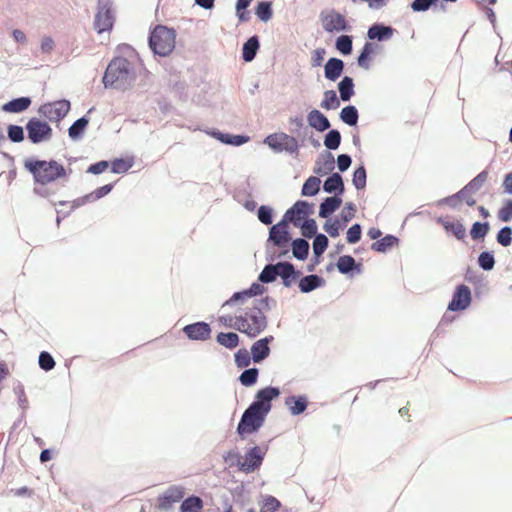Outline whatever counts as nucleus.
I'll list each match as a JSON object with an SVG mask.
<instances>
[{
	"instance_id": "7ed1b4c3",
	"label": "nucleus",
	"mask_w": 512,
	"mask_h": 512,
	"mask_svg": "<svg viewBox=\"0 0 512 512\" xmlns=\"http://www.w3.org/2000/svg\"><path fill=\"white\" fill-rule=\"evenodd\" d=\"M308 126L301 129L300 134H287L285 132H274L263 139V144L267 145L274 153H287L294 158H298L300 148L305 146L308 141Z\"/></svg>"
},
{
	"instance_id": "cd10ccee",
	"label": "nucleus",
	"mask_w": 512,
	"mask_h": 512,
	"mask_svg": "<svg viewBox=\"0 0 512 512\" xmlns=\"http://www.w3.org/2000/svg\"><path fill=\"white\" fill-rule=\"evenodd\" d=\"M345 62L337 57H330L324 64V77L331 81H337L343 74Z\"/></svg>"
},
{
	"instance_id": "7c9ffc66",
	"label": "nucleus",
	"mask_w": 512,
	"mask_h": 512,
	"mask_svg": "<svg viewBox=\"0 0 512 512\" xmlns=\"http://www.w3.org/2000/svg\"><path fill=\"white\" fill-rule=\"evenodd\" d=\"M309 404L308 397L304 394L291 395L285 398V405L292 416H298L303 414Z\"/></svg>"
},
{
	"instance_id": "aec40b11",
	"label": "nucleus",
	"mask_w": 512,
	"mask_h": 512,
	"mask_svg": "<svg viewBox=\"0 0 512 512\" xmlns=\"http://www.w3.org/2000/svg\"><path fill=\"white\" fill-rule=\"evenodd\" d=\"M274 341V336L268 335L256 340L250 347V352L255 364H260L266 360L271 353L270 344Z\"/></svg>"
},
{
	"instance_id": "a18cd8bd",
	"label": "nucleus",
	"mask_w": 512,
	"mask_h": 512,
	"mask_svg": "<svg viewBox=\"0 0 512 512\" xmlns=\"http://www.w3.org/2000/svg\"><path fill=\"white\" fill-rule=\"evenodd\" d=\"M134 165L133 157H117L110 161V170L114 174H123Z\"/></svg>"
},
{
	"instance_id": "1a4fd4ad",
	"label": "nucleus",
	"mask_w": 512,
	"mask_h": 512,
	"mask_svg": "<svg viewBox=\"0 0 512 512\" xmlns=\"http://www.w3.org/2000/svg\"><path fill=\"white\" fill-rule=\"evenodd\" d=\"M71 102L62 98L51 102L43 103L38 108L41 118L49 122L60 123L70 112Z\"/></svg>"
},
{
	"instance_id": "e2e57ef3",
	"label": "nucleus",
	"mask_w": 512,
	"mask_h": 512,
	"mask_svg": "<svg viewBox=\"0 0 512 512\" xmlns=\"http://www.w3.org/2000/svg\"><path fill=\"white\" fill-rule=\"evenodd\" d=\"M488 178V170L484 169L478 175H476L472 180H470L465 186L469 190L470 193H476L479 191Z\"/></svg>"
},
{
	"instance_id": "e433bc0d",
	"label": "nucleus",
	"mask_w": 512,
	"mask_h": 512,
	"mask_svg": "<svg viewBox=\"0 0 512 512\" xmlns=\"http://www.w3.org/2000/svg\"><path fill=\"white\" fill-rule=\"evenodd\" d=\"M289 224H292L291 216L285 211L282 218L275 224H271L268 236H288L292 237Z\"/></svg>"
},
{
	"instance_id": "0e129e2a",
	"label": "nucleus",
	"mask_w": 512,
	"mask_h": 512,
	"mask_svg": "<svg viewBox=\"0 0 512 512\" xmlns=\"http://www.w3.org/2000/svg\"><path fill=\"white\" fill-rule=\"evenodd\" d=\"M38 365L43 371L49 372L54 369L56 362L51 353L48 351H41L38 356Z\"/></svg>"
},
{
	"instance_id": "052dcab7",
	"label": "nucleus",
	"mask_w": 512,
	"mask_h": 512,
	"mask_svg": "<svg viewBox=\"0 0 512 512\" xmlns=\"http://www.w3.org/2000/svg\"><path fill=\"white\" fill-rule=\"evenodd\" d=\"M275 211L270 205H260L257 210V218L264 225H271L274 221Z\"/></svg>"
},
{
	"instance_id": "a19ab883",
	"label": "nucleus",
	"mask_w": 512,
	"mask_h": 512,
	"mask_svg": "<svg viewBox=\"0 0 512 512\" xmlns=\"http://www.w3.org/2000/svg\"><path fill=\"white\" fill-rule=\"evenodd\" d=\"M339 119L350 127H357L359 121V111L357 107L352 104L344 106L339 113Z\"/></svg>"
},
{
	"instance_id": "4be33fe9",
	"label": "nucleus",
	"mask_w": 512,
	"mask_h": 512,
	"mask_svg": "<svg viewBox=\"0 0 512 512\" xmlns=\"http://www.w3.org/2000/svg\"><path fill=\"white\" fill-rule=\"evenodd\" d=\"M296 283L301 293L308 294L314 290L324 287L326 285V280L322 276L312 272L308 275L301 274Z\"/></svg>"
},
{
	"instance_id": "de8ad7c7",
	"label": "nucleus",
	"mask_w": 512,
	"mask_h": 512,
	"mask_svg": "<svg viewBox=\"0 0 512 512\" xmlns=\"http://www.w3.org/2000/svg\"><path fill=\"white\" fill-rule=\"evenodd\" d=\"M203 500L197 495H190L185 498L179 507V512H202Z\"/></svg>"
},
{
	"instance_id": "4c0bfd02",
	"label": "nucleus",
	"mask_w": 512,
	"mask_h": 512,
	"mask_svg": "<svg viewBox=\"0 0 512 512\" xmlns=\"http://www.w3.org/2000/svg\"><path fill=\"white\" fill-rule=\"evenodd\" d=\"M229 495L232 498L233 503L242 510H244L251 502L250 492L245 488L243 483L230 489Z\"/></svg>"
},
{
	"instance_id": "864d4df0",
	"label": "nucleus",
	"mask_w": 512,
	"mask_h": 512,
	"mask_svg": "<svg viewBox=\"0 0 512 512\" xmlns=\"http://www.w3.org/2000/svg\"><path fill=\"white\" fill-rule=\"evenodd\" d=\"M335 49L343 56H348L353 51V36L342 34L335 40Z\"/></svg>"
},
{
	"instance_id": "f704fd0d",
	"label": "nucleus",
	"mask_w": 512,
	"mask_h": 512,
	"mask_svg": "<svg viewBox=\"0 0 512 512\" xmlns=\"http://www.w3.org/2000/svg\"><path fill=\"white\" fill-rule=\"evenodd\" d=\"M400 244V239L393 234H386L371 244V250L377 253H387Z\"/></svg>"
},
{
	"instance_id": "f8f14e48",
	"label": "nucleus",
	"mask_w": 512,
	"mask_h": 512,
	"mask_svg": "<svg viewBox=\"0 0 512 512\" xmlns=\"http://www.w3.org/2000/svg\"><path fill=\"white\" fill-rule=\"evenodd\" d=\"M320 20L323 29L328 33L349 32L352 29L345 16L335 9H331L328 13L322 11Z\"/></svg>"
},
{
	"instance_id": "39448f33",
	"label": "nucleus",
	"mask_w": 512,
	"mask_h": 512,
	"mask_svg": "<svg viewBox=\"0 0 512 512\" xmlns=\"http://www.w3.org/2000/svg\"><path fill=\"white\" fill-rule=\"evenodd\" d=\"M176 30L163 24H157L150 29L148 35V46L152 53L156 56H169L176 45Z\"/></svg>"
},
{
	"instance_id": "69168bd1",
	"label": "nucleus",
	"mask_w": 512,
	"mask_h": 512,
	"mask_svg": "<svg viewBox=\"0 0 512 512\" xmlns=\"http://www.w3.org/2000/svg\"><path fill=\"white\" fill-rule=\"evenodd\" d=\"M345 229L344 225L339 223L338 220H335L334 218L331 220H326V222L323 225V230L331 237L336 238L339 236L340 231Z\"/></svg>"
},
{
	"instance_id": "2eb2a0df",
	"label": "nucleus",
	"mask_w": 512,
	"mask_h": 512,
	"mask_svg": "<svg viewBox=\"0 0 512 512\" xmlns=\"http://www.w3.org/2000/svg\"><path fill=\"white\" fill-rule=\"evenodd\" d=\"M185 495V489L180 485L169 486L162 494L157 497L156 508L167 512L173 505L180 502Z\"/></svg>"
},
{
	"instance_id": "2f4dec72",
	"label": "nucleus",
	"mask_w": 512,
	"mask_h": 512,
	"mask_svg": "<svg viewBox=\"0 0 512 512\" xmlns=\"http://www.w3.org/2000/svg\"><path fill=\"white\" fill-rule=\"evenodd\" d=\"M32 104L29 96H21L13 98L1 106V110L5 113L20 114L26 111Z\"/></svg>"
},
{
	"instance_id": "79ce46f5",
	"label": "nucleus",
	"mask_w": 512,
	"mask_h": 512,
	"mask_svg": "<svg viewBox=\"0 0 512 512\" xmlns=\"http://www.w3.org/2000/svg\"><path fill=\"white\" fill-rule=\"evenodd\" d=\"M294 227L299 228L302 234V238L311 239L315 235L319 234L318 224L314 218H308L304 221H296Z\"/></svg>"
},
{
	"instance_id": "4d7b16f0",
	"label": "nucleus",
	"mask_w": 512,
	"mask_h": 512,
	"mask_svg": "<svg viewBox=\"0 0 512 512\" xmlns=\"http://www.w3.org/2000/svg\"><path fill=\"white\" fill-rule=\"evenodd\" d=\"M495 263V255L492 250H484L477 257V264L483 271H492Z\"/></svg>"
},
{
	"instance_id": "13d9d810",
	"label": "nucleus",
	"mask_w": 512,
	"mask_h": 512,
	"mask_svg": "<svg viewBox=\"0 0 512 512\" xmlns=\"http://www.w3.org/2000/svg\"><path fill=\"white\" fill-rule=\"evenodd\" d=\"M7 136L6 139H8L11 143H21L25 140V126L22 127L17 124H8L6 127Z\"/></svg>"
},
{
	"instance_id": "49530a36",
	"label": "nucleus",
	"mask_w": 512,
	"mask_h": 512,
	"mask_svg": "<svg viewBox=\"0 0 512 512\" xmlns=\"http://www.w3.org/2000/svg\"><path fill=\"white\" fill-rule=\"evenodd\" d=\"M352 184L357 191H362L367 185V170L363 162L355 167L352 173Z\"/></svg>"
},
{
	"instance_id": "412c9836",
	"label": "nucleus",
	"mask_w": 512,
	"mask_h": 512,
	"mask_svg": "<svg viewBox=\"0 0 512 512\" xmlns=\"http://www.w3.org/2000/svg\"><path fill=\"white\" fill-rule=\"evenodd\" d=\"M336 268L340 274L350 278L363 272L362 262H356L354 257L349 254L339 256L336 262Z\"/></svg>"
},
{
	"instance_id": "bb28decb",
	"label": "nucleus",
	"mask_w": 512,
	"mask_h": 512,
	"mask_svg": "<svg viewBox=\"0 0 512 512\" xmlns=\"http://www.w3.org/2000/svg\"><path fill=\"white\" fill-rule=\"evenodd\" d=\"M378 49L379 45L377 43L366 41L357 56V65L364 70H369L371 61L377 54Z\"/></svg>"
},
{
	"instance_id": "6ab92c4d",
	"label": "nucleus",
	"mask_w": 512,
	"mask_h": 512,
	"mask_svg": "<svg viewBox=\"0 0 512 512\" xmlns=\"http://www.w3.org/2000/svg\"><path fill=\"white\" fill-rule=\"evenodd\" d=\"M288 215L291 216L292 225L296 221H304L311 217L315 212V205L312 202H308L306 200H297L291 207L287 210Z\"/></svg>"
},
{
	"instance_id": "9d476101",
	"label": "nucleus",
	"mask_w": 512,
	"mask_h": 512,
	"mask_svg": "<svg viewBox=\"0 0 512 512\" xmlns=\"http://www.w3.org/2000/svg\"><path fill=\"white\" fill-rule=\"evenodd\" d=\"M281 395L279 387L268 385L260 388L254 395L249 407L268 416L272 409V402Z\"/></svg>"
},
{
	"instance_id": "37998d69",
	"label": "nucleus",
	"mask_w": 512,
	"mask_h": 512,
	"mask_svg": "<svg viewBox=\"0 0 512 512\" xmlns=\"http://www.w3.org/2000/svg\"><path fill=\"white\" fill-rule=\"evenodd\" d=\"M259 373L260 370L256 366L244 368L237 380L244 387H253L258 382Z\"/></svg>"
},
{
	"instance_id": "c756f323",
	"label": "nucleus",
	"mask_w": 512,
	"mask_h": 512,
	"mask_svg": "<svg viewBox=\"0 0 512 512\" xmlns=\"http://www.w3.org/2000/svg\"><path fill=\"white\" fill-rule=\"evenodd\" d=\"M436 222L441 224L448 235L454 236L457 240L464 241L466 238V229L460 220H446L444 217H438Z\"/></svg>"
},
{
	"instance_id": "603ef678",
	"label": "nucleus",
	"mask_w": 512,
	"mask_h": 512,
	"mask_svg": "<svg viewBox=\"0 0 512 512\" xmlns=\"http://www.w3.org/2000/svg\"><path fill=\"white\" fill-rule=\"evenodd\" d=\"M342 136L338 129H331V127L327 130V133L324 135V146L326 147V151L337 150L341 145Z\"/></svg>"
},
{
	"instance_id": "f03ea898",
	"label": "nucleus",
	"mask_w": 512,
	"mask_h": 512,
	"mask_svg": "<svg viewBox=\"0 0 512 512\" xmlns=\"http://www.w3.org/2000/svg\"><path fill=\"white\" fill-rule=\"evenodd\" d=\"M24 168L32 175L36 185L46 186L59 179L68 178L63 164L54 159L41 160L30 157L24 160Z\"/></svg>"
},
{
	"instance_id": "6e6d98bb",
	"label": "nucleus",
	"mask_w": 512,
	"mask_h": 512,
	"mask_svg": "<svg viewBox=\"0 0 512 512\" xmlns=\"http://www.w3.org/2000/svg\"><path fill=\"white\" fill-rule=\"evenodd\" d=\"M357 207L353 202H346L342 211L334 217L346 228L348 223L355 217Z\"/></svg>"
},
{
	"instance_id": "338daca9",
	"label": "nucleus",
	"mask_w": 512,
	"mask_h": 512,
	"mask_svg": "<svg viewBox=\"0 0 512 512\" xmlns=\"http://www.w3.org/2000/svg\"><path fill=\"white\" fill-rule=\"evenodd\" d=\"M496 241L503 247H507L512 243V227L503 226L496 234Z\"/></svg>"
},
{
	"instance_id": "ddd939ff",
	"label": "nucleus",
	"mask_w": 512,
	"mask_h": 512,
	"mask_svg": "<svg viewBox=\"0 0 512 512\" xmlns=\"http://www.w3.org/2000/svg\"><path fill=\"white\" fill-rule=\"evenodd\" d=\"M472 303L471 289L461 283L456 285L452 293L451 300L447 305V310L451 312H462L468 309Z\"/></svg>"
},
{
	"instance_id": "dca6fc26",
	"label": "nucleus",
	"mask_w": 512,
	"mask_h": 512,
	"mask_svg": "<svg viewBox=\"0 0 512 512\" xmlns=\"http://www.w3.org/2000/svg\"><path fill=\"white\" fill-rule=\"evenodd\" d=\"M184 335L191 341L204 342L211 338V325L205 321H197L182 328Z\"/></svg>"
},
{
	"instance_id": "680f3d73",
	"label": "nucleus",
	"mask_w": 512,
	"mask_h": 512,
	"mask_svg": "<svg viewBox=\"0 0 512 512\" xmlns=\"http://www.w3.org/2000/svg\"><path fill=\"white\" fill-rule=\"evenodd\" d=\"M438 6L437 0H413L409 7L415 13H423Z\"/></svg>"
},
{
	"instance_id": "774afa93",
	"label": "nucleus",
	"mask_w": 512,
	"mask_h": 512,
	"mask_svg": "<svg viewBox=\"0 0 512 512\" xmlns=\"http://www.w3.org/2000/svg\"><path fill=\"white\" fill-rule=\"evenodd\" d=\"M497 217L502 222H510L512 220V199H505L503 205L499 208Z\"/></svg>"
},
{
	"instance_id": "c03bdc74",
	"label": "nucleus",
	"mask_w": 512,
	"mask_h": 512,
	"mask_svg": "<svg viewBox=\"0 0 512 512\" xmlns=\"http://www.w3.org/2000/svg\"><path fill=\"white\" fill-rule=\"evenodd\" d=\"M216 342L226 349L233 350L240 344V337L235 332H219L216 335Z\"/></svg>"
},
{
	"instance_id": "3c124183",
	"label": "nucleus",
	"mask_w": 512,
	"mask_h": 512,
	"mask_svg": "<svg viewBox=\"0 0 512 512\" xmlns=\"http://www.w3.org/2000/svg\"><path fill=\"white\" fill-rule=\"evenodd\" d=\"M258 503L260 505V512H276L282 506L275 496L269 494H261Z\"/></svg>"
},
{
	"instance_id": "4468645a",
	"label": "nucleus",
	"mask_w": 512,
	"mask_h": 512,
	"mask_svg": "<svg viewBox=\"0 0 512 512\" xmlns=\"http://www.w3.org/2000/svg\"><path fill=\"white\" fill-rule=\"evenodd\" d=\"M245 313L248 322H251L249 323L250 328H248V338L255 339L266 330L268 326L267 316L258 307H251Z\"/></svg>"
},
{
	"instance_id": "c85d7f7f",
	"label": "nucleus",
	"mask_w": 512,
	"mask_h": 512,
	"mask_svg": "<svg viewBox=\"0 0 512 512\" xmlns=\"http://www.w3.org/2000/svg\"><path fill=\"white\" fill-rule=\"evenodd\" d=\"M342 202V198L337 196L323 198L319 205L318 216L326 220H331V216L341 207Z\"/></svg>"
},
{
	"instance_id": "9b49d317",
	"label": "nucleus",
	"mask_w": 512,
	"mask_h": 512,
	"mask_svg": "<svg viewBox=\"0 0 512 512\" xmlns=\"http://www.w3.org/2000/svg\"><path fill=\"white\" fill-rule=\"evenodd\" d=\"M268 451V445L264 448L254 445L247 448L244 456H241V463H239V471L245 474L253 473L260 469L265 455Z\"/></svg>"
},
{
	"instance_id": "72a5a7b5",
	"label": "nucleus",
	"mask_w": 512,
	"mask_h": 512,
	"mask_svg": "<svg viewBox=\"0 0 512 512\" xmlns=\"http://www.w3.org/2000/svg\"><path fill=\"white\" fill-rule=\"evenodd\" d=\"M292 257L298 261H305L310 254V244L308 239L296 237L291 240Z\"/></svg>"
},
{
	"instance_id": "393cba45",
	"label": "nucleus",
	"mask_w": 512,
	"mask_h": 512,
	"mask_svg": "<svg viewBox=\"0 0 512 512\" xmlns=\"http://www.w3.org/2000/svg\"><path fill=\"white\" fill-rule=\"evenodd\" d=\"M335 169V158L330 151H322L315 161L313 168L314 174L318 176H325L332 173Z\"/></svg>"
},
{
	"instance_id": "8fccbe9b",
	"label": "nucleus",
	"mask_w": 512,
	"mask_h": 512,
	"mask_svg": "<svg viewBox=\"0 0 512 512\" xmlns=\"http://www.w3.org/2000/svg\"><path fill=\"white\" fill-rule=\"evenodd\" d=\"M321 180L317 176H309L302 185L301 195L304 197H314L320 191Z\"/></svg>"
},
{
	"instance_id": "20e7f679",
	"label": "nucleus",
	"mask_w": 512,
	"mask_h": 512,
	"mask_svg": "<svg viewBox=\"0 0 512 512\" xmlns=\"http://www.w3.org/2000/svg\"><path fill=\"white\" fill-rule=\"evenodd\" d=\"M302 271L295 264L287 260H279L275 264L267 263L258 275V281L263 284L274 283L277 278L285 288L292 287Z\"/></svg>"
},
{
	"instance_id": "ea45409f",
	"label": "nucleus",
	"mask_w": 512,
	"mask_h": 512,
	"mask_svg": "<svg viewBox=\"0 0 512 512\" xmlns=\"http://www.w3.org/2000/svg\"><path fill=\"white\" fill-rule=\"evenodd\" d=\"M256 17L264 23H267L273 18V4L270 0H260L254 7Z\"/></svg>"
},
{
	"instance_id": "6e6552de",
	"label": "nucleus",
	"mask_w": 512,
	"mask_h": 512,
	"mask_svg": "<svg viewBox=\"0 0 512 512\" xmlns=\"http://www.w3.org/2000/svg\"><path fill=\"white\" fill-rule=\"evenodd\" d=\"M25 129L28 140L34 145L48 142L53 136L51 125L48 121L39 117L29 118L25 124Z\"/></svg>"
},
{
	"instance_id": "473e14b6",
	"label": "nucleus",
	"mask_w": 512,
	"mask_h": 512,
	"mask_svg": "<svg viewBox=\"0 0 512 512\" xmlns=\"http://www.w3.org/2000/svg\"><path fill=\"white\" fill-rule=\"evenodd\" d=\"M260 49V38L257 34L250 36L242 45L241 58L244 62H252Z\"/></svg>"
},
{
	"instance_id": "423d86ee",
	"label": "nucleus",
	"mask_w": 512,
	"mask_h": 512,
	"mask_svg": "<svg viewBox=\"0 0 512 512\" xmlns=\"http://www.w3.org/2000/svg\"><path fill=\"white\" fill-rule=\"evenodd\" d=\"M267 416L251 407H247L237 424L236 433L241 440L257 433L264 425Z\"/></svg>"
},
{
	"instance_id": "a211bd4d",
	"label": "nucleus",
	"mask_w": 512,
	"mask_h": 512,
	"mask_svg": "<svg viewBox=\"0 0 512 512\" xmlns=\"http://www.w3.org/2000/svg\"><path fill=\"white\" fill-rule=\"evenodd\" d=\"M397 30L391 25H387L383 22H375L369 26L366 37L368 41L374 42H385L390 40Z\"/></svg>"
},
{
	"instance_id": "58836bf2",
	"label": "nucleus",
	"mask_w": 512,
	"mask_h": 512,
	"mask_svg": "<svg viewBox=\"0 0 512 512\" xmlns=\"http://www.w3.org/2000/svg\"><path fill=\"white\" fill-rule=\"evenodd\" d=\"M341 101L348 102L355 95L354 79L348 75L342 77L337 85Z\"/></svg>"
},
{
	"instance_id": "bf43d9fd",
	"label": "nucleus",
	"mask_w": 512,
	"mask_h": 512,
	"mask_svg": "<svg viewBox=\"0 0 512 512\" xmlns=\"http://www.w3.org/2000/svg\"><path fill=\"white\" fill-rule=\"evenodd\" d=\"M251 361H253V357L246 348H240L234 353V362L238 369L248 368Z\"/></svg>"
},
{
	"instance_id": "b1692460",
	"label": "nucleus",
	"mask_w": 512,
	"mask_h": 512,
	"mask_svg": "<svg viewBox=\"0 0 512 512\" xmlns=\"http://www.w3.org/2000/svg\"><path fill=\"white\" fill-rule=\"evenodd\" d=\"M322 189L327 194L342 198L345 192V184L342 175L336 172L329 173L324 180Z\"/></svg>"
},
{
	"instance_id": "a878e982",
	"label": "nucleus",
	"mask_w": 512,
	"mask_h": 512,
	"mask_svg": "<svg viewBox=\"0 0 512 512\" xmlns=\"http://www.w3.org/2000/svg\"><path fill=\"white\" fill-rule=\"evenodd\" d=\"M306 119L308 127L319 133L325 132L331 127L328 117L316 108H313L308 112Z\"/></svg>"
},
{
	"instance_id": "c9c22d12",
	"label": "nucleus",
	"mask_w": 512,
	"mask_h": 512,
	"mask_svg": "<svg viewBox=\"0 0 512 512\" xmlns=\"http://www.w3.org/2000/svg\"><path fill=\"white\" fill-rule=\"evenodd\" d=\"M292 237L288 236H268L266 243L267 246L274 248L279 252L280 256L286 257L291 251Z\"/></svg>"
},
{
	"instance_id": "5fc2aeb1",
	"label": "nucleus",
	"mask_w": 512,
	"mask_h": 512,
	"mask_svg": "<svg viewBox=\"0 0 512 512\" xmlns=\"http://www.w3.org/2000/svg\"><path fill=\"white\" fill-rule=\"evenodd\" d=\"M340 96H337L335 90H326L323 93V99L320 103V107L324 110H336L340 106Z\"/></svg>"
},
{
	"instance_id": "f257e3e1",
	"label": "nucleus",
	"mask_w": 512,
	"mask_h": 512,
	"mask_svg": "<svg viewBox=\"0 0 512 512\" xmlns=\"http://www.w3.org/2000/svg\"><path fill=\"white\" fill-rule=\"evenodd\" d=\"M136 74L133 64L122 56H114L102 76L104 88L127 91L134 86Z\"/></svg>"
},
{
	"instance_id": "5701e85b",
	"label": "nucleus",
	"mask_w": 512,
	"mask_h": 512,
	"mask_svg": "<svg viewBox=\"0 0 512 512\" xmlns=\"http://www.w3.org/2000/svg\"><path fill=\"white\" fill-rule=\"evenodd\" d=\"M94 111L95 107L89 108L85 115L75 120L68 128V136L72 141L77 142L83 139L90 122L89 115Z\"/></svg>"
},
{
	"instance_id": "09e8293b",
	"label": "nucleus",
	"mask_w": 512,
	"mask_h": 512,
	"mask_svg": "<svg viewBox=\"0 0 512 512\" xmlns=\"http://www.w3.org/2000/svg\"><path fill=\"white\" fill-rule=\"evenodd\" d=\"M491 229L488 221H476L470 228V236L474 241H483Z\"/></svg>"
},
{
	"instance_id": "f3484780",
	"label": "nucleus",
	"mask_w": 512,
	"mask_h": 512,
	"mask_svg": "<svg viewBox=\"0 0 512 512\" xmlns=\"http://www.w3.org/2000/svg\"><path fill=\"white\" fill-rule=\"evenodd\" d=\"M205 132L220 143L234 147L242 146L250 140V137L246 134H232L229 132H223L217 128H209Z\"/></svg>"
},
{
	"instance_id": "0eeeda50",
	"label": "nucleus",
	"mask_w": 512,
	"mask_h": 512,
	"mask_svg": "<svg viewBox=\"0 0 512 512\" xmlns=\"http://www.w3.org/2000/svg\"><path fill=\"white\" fill-rule=\"evenodd\" d=\"M94 29L98 34L110 32L115 24V10L113 0H97Z\"/></svg>"
}]
</instances>
